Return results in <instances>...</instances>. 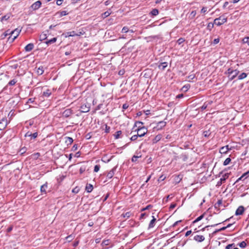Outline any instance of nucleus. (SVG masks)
<instances>
[{
    "mask_svg": "<svg viewBox=\"0 0 249 249\" xmlns=\"http://www.w3.org/2000/svg\"><path fill=\"white\" fill-rule=\"evenodd\" d=\"M16 83V81L15 80H11L9 82V85H11V86H13V85H14Z\"/></svg>",
    "mask_w": 249,
    "mask_h": 249,
    "instance_id": "51",
    "label": "nucleus"
},
{
    "mask_svg": "<svg viewBox=\"0 0 249 249\" xmlns=\"http://www.w3.org/2000/svg\"><path fill=\"white\" fill-rule=\"evenodd\" d=\"M93 190V186L90 184H88L86 187V190L88 193H90Z\"/></svg>",
    "mask_w": 249,
    "mask_h": 249,
    "instance_id": "19",
    "label": "nucleus"
},
{
    "mask_svg": "<svg viewBox=\"0 0 249 249\" xmlns=\"http://www.w3.org/2000/svg\"><path fill=\"white\" fill-rule=\"evenodd\" d=\"M207 12V8L206 7H202V8L201 9V10L200 11V12L204 14H205Z\"/></svg>",
    "mask_w": 249,
    "mask_h": 249,
    "instance_id": "42",
    "label": "nucleus"
},
{
    "mask_svg": "<svg viewBox=\"0 0 249 249\" xmlns=\"http://www.w3.org/2000/svg\"><path fill=\"white\" fill-rule=\"evenodd\" d=\"M21 32V29L17 28L14 31L11 32V36L9 39H11L12 41L15 40V39L18 36L20 32Z\"/></svg>",
    "mask_w": 249,
    "mask_h": 249,
    "instance_id": "2",
    "label": "nucleus"
},
{
    "mask_svg": "<svg viewBox=\"0 0 249 249\" xmlns=\"http://www.w3.org/2000/svg\"><path fill=\"white\" fill-rule=\"evenodd\" d=\"M227 21V18L224 16L216 18L214 20V23L217 26H220Z\"/></svg>",
    "mask_w": 249,
    "mask_h": 249,
    "instance_id": "1",
    "label": "nucleus"
},
{
    "mask_svg": "<svg viewBox=\"0 0 249 249\" xmlns=\"http://www.w3.org/2000/svg\"><path fill=\"white\" fill-rule=\"evenodd\" d=\"M121 134H122L121 131H118L117 132H116L115 134L114 135L115 139L119 138L120 136L121 135Z\"/></svg>",
    "mask_w": 249,
    "mask_h": 249,
    "instance_id": "35",
    "label": "nucleus"
},
{
    "mask_svg": "<svg viewBox=\"0 0 249 249\" xmlns=\"http://www.w3.org/2000/svg\"><path fill=\"white\" fill-rule=\"evenodd\" d=\"M231 148L229 147L228 145L222 147L220 150L219 152L221 154H226Z\"/></svg>",
    "mask_w": 249,
    "mask_h": 249,
    "instance_id": "8",
    "label": "nucleus"
},
{
    "mask_svg": "<svg viewBox=\"0 0 249 249\" xmlns=\"http://www.w3.org/2000/svg\"><path fill=\"white\" fill-rule=\"evenodd\" d=\"M81 0H71V3L72 4H75L77 2H78L79 1H80Z\"/></svg>",
    "mask_w": 249,
    "mask_h": 249,
    "instance_id": "62",
    "label": "nucleus"
},
{
    "mask_svg": "<svg viewBox=\"0 0 249 249\" xmlns=\"http://www.w3.org/2000/svg\"><path fill=\"white\" fill-rule=\"evenodd\" d=\"M184 41V40L183 38H180L178 39V43L179 44H181Z\"/></svg>",
    "mask_w": 249,
    "mask_h": 249,
    "instance_id": "53",
    "label": "nucleus"
},
{
    "mask_svg": "<svg viewBox=\"0 0 249 249\" xmlns=\"http://www.w3.org/2000/svg\"><path fill=\"white\" fill-rule=\"evenodd\" d=\"M239 71L237 70H233L232 71V74H233L234 76H236L238 73H239Z\"/></svg>",
    "mask_w": 249,
    "mask_h": 249,
    "instance_id": "49",
    "label": "nucleus"
},
{
    "mask_svg": "<svg viewBox=\"0 0 249 249\" xmlns=\"http://www.w3.org/2000/svg\"><path fill=\"white\" fill-rule=\"evenodd\" d=\"M152 217H153V219L151 220V221L150 222V223L149 224L148 228L149 229L153 228L154 227L155 223V222L156 220V219L155 218V217L154 216H153Z\"/></svg>",
    "mask_w": 249,
    "mask_h": 249,
    "instance_id": "17",
    "label": "nucleus"
},
{
    "mask_svg": "<svg viewBox=\"0 0 249 249\" xmlns=\"http://www.w3.org/2000/svg\"><path fill=\"white\" fill-rule=\"evenodd\" d=\"M151 207H152V206L151 205H149L147 206L145 208H143L142 209V211H144V210H147Z\"/></svg>",
    "mask_w": 249,
    "mask_h": 249,
    "instance_id": "59",
    "label": "nucleus"
},
{
    "mask_svg": "<svg viewBox=\"0 0 249 249\" xmlns=\"http://www.w3.org/2000/svg\"><path fill=\"white\" fill-rule=\"evenodd\" d=\"M41 5V2L40 0H38L34 3L31 5V8L34 10H36L39 9Z\"/></svg>",
    "mask_w": 249,
    "mask_h": 249,
    "instance_id": "6",
    "label": "nucleus"
},
{
    "mask_svg": "<svg viewBox=\"0 0 249 249\" xmlns=\"http://www.w3.org/2000/svg\"><path fill=\"white\" fill-rule=\"evenodd\" d=\"M204 214H203L202 215H201L200 216H198L197 218H196L193 222V223H196V222H197L198 221L201 220L204 217Z\"/></svg>",
    "mask_w": 249,
    "mask_h": 249,
    "instance_id": "30",
    "label": "nucleus"
},
{
    "mask_svg": "<svg viewBox=\"0 0 249 249\" xmlns=\"http://www.w3.org/2000/svg\"><path fill=\"white\" fill-rule=\"evenodd\" d=\"M34 45L33 43H29L25 47V50L26 52H30L34 48Z\"/></svg>",
    "mask_w": 249,
    "mask_h": 249,
    "instance_id": "14",
    "label": "nucleus"
},
{
    "mask_svg": "<svg viewBox=\"0 0 249 249\" xmlns=\"http://www.w3.org/2000/svg\"><path fill=\"white\" fill-rule=\"evenodd\" d=\"M194 239L198 242H201L205 240V237L203 235H196L194 236Z\"/></svg>",
    "mask_w": 249,
    "mask_h": 249,
    "instance_id": "10",
    "label": "nucleus"
},
{
    "mask_svg": "<svg viewBox=\"0 0 249 249\" xmlns=\"http://www.w3.org/2000/svg\"><path fill=\"white\" fill-rule=\"evenodd\" d=\"M249 174V171L244 173L242 176H241V178H247L248 176V175Z\"/></svg>",
    "mask_w": 249,
    "mask_h": 249,
    "instance_id": "44",
    "label": "nucleus"
},
{
    "mask_svg": "<svg viewBox=\"0 0 249 249\" xmlns=\"http://www.w3.org/2000/svg\"><path fill=\"white\" fill-rule=\"evenodd\" d=\"M81 34V33L80 32L79 34L76 33L75 31H71L68 33V36H80Z\"/></svg>",
    "mask_w": 249,
    "mask_h": 249,
    "instance_id": "20",
    "label": "nucleus"
},
{
    "mask_svg": "<svg viewBox=\"0 0 249 249\" xmlns=\"http://www.w3.org/2000/svg\"><path fill=\"white\" fill-rule=\"evenodd\" d=\"M247 76V74L245 72H243L238 76V79L242 80L245 78Z\"/></svg>",
    "mask_w": 249,
    "mask_h": 249,
    "instance_id": "24",
    "label": "nucleus"
},
{
    "mask_svg": "<svg viewBox=\"0 0 249 249\" xmlns=\"http://www.w3.org/2000/svg\"><path fill=\"white\" fill-rule=\"evenodd\" d=\"M166 123L164 121H160L158 123L157 127L158 129H161L166 125Z\"/></svg>",
    "mask_w": 249,
    "mask_h": 249,
    "instance_id": "18",
    "label": "nucleus"
},
{
    "mask_svg": "<svg viewBox=\"0 0 249 249\" xmlns=\"http://www.w3.org/2000/svg\"><path fill=\"white\" fill-rule=\"evenodd\" d=\"M190 88V85L189 84H187L184 85L182 88V89L184 91H187Z\"/></svg>",
    "mask_w": 249,
    "mask_h": 249,
    "instance_id": "27",
    "label": "nucleus"
},
{
    "mask_svg": "<svg viewBox=\"0 0 249 249\" xmlns=\"http://www.w3.org/2000/svg\"><path fill=\"white\" fill-rule=\"evenodd\" d=\"M249 40V37H245L243 39V42L244 43H248Z\"/></svg>",
    "mask_w": 249,
    "mask_h": 249,
    "instance_id": "47",
    "label": "nucleus"
},
{
    "mask_svg": "<svg viewBox=\"0 0 249 249\" xmlns=\"http://www.w3.org/2000/svg\"><path fill=\"white\" fill-rule=\"evenodd\" d=\"M115 170L116 167H114L112 170H111L109 172H108L107 175V177L109 179L111 178L114 175V172Z\"/></svg>",
    "mask_w": 249,
    "mask_h": 249,
    "instance_id": "13",
    "label": "nucleus"
},
{
    "mask_svg": "<svg viewBox=\"0 0 249 249\" xmlns=\"http://www.w3.org/2000/svg\"><path fill=\"white\" fill-rule=\"evenodd\" d=\"M161 137H162V136L161 135H157L154 140V142H156L159 141L161 139Z\"/></svg>",
    "mask_w": 249,
    "mask_h": 249,
    "instance_id": "29",
    "label": "nucleus"
},
{
    "mask_svg": "<svg viewBox=\"0 0 249 249\" xmlns=\"http://www.w3.org/2000/svg\"><path fill=\"white\" fill-rule=\"evenodd\" d=\"M11 34V32H10L9 30H7L3 34L4 37H5Z\"/></svg>",
    "mask_w": 249,
    "mask_h": 249,
    "instance_id": "52",
    "label": "nucleus"
},
{
    "mask_svg": "<svg viewBox=\"0 0 249 249\" xmlns=\"http://www.w3.org/2000/svg\"><path fill=\"white\" fill-rule=\"evenodd\" d=\"M57 40V38L56 37H53L51 39H49V40H47L45 41V43L46 44H47L48 45H50V44H52L54 42H56Z\"/></svg>",
    "mask_w": 249,
    "mask_h": 249,
    "instance_id": "16",
    "label": "nucleus"
},
{
    "mask_svg": "<svg viewBox=\"0 0 249 249\" xmlns=\"http://www.w3.org/2000/svg\"><path fill=\"white\" fill-rule=\"evenodd\" d=\"M35 101V98H30L28 100L27 104L33 103Z\"/></svg>",
    "mask_w": 249,
    "mask_h": 249,
    "instance_id": "46",
    "label": "nucleus"
},
{
    "mask_svg": "<svg viewBox=\"0 0 249 249\" xmlns=\"http://www.w3.org/2000/svg\"><path fill=\"white\" fill-rule=\"evenodd\" d=\"M89 107L86 105H83L81 106L80 109L82 112H88L89 111Z\"/></svg>",
    "mask_w": 249,
    "mask_h": 249,
    "instance_id": "12",
    "label": "nucleus"
},
{
    "mask_svg": "<svg viewBox=\"0 0 249 249\" xmlns=\"http://www.w3.org/2000/svg\"><path fill=\"white\" fill-rule=\"evenodd\" d=\"M140 157L139 156H134L132 158V161L133 162H135L137 160V159L139 158Z\"/></svg>",
    "mask_w": 249,
    "mask_h": 249,
    "instance_id": "50",
    "label": "nucleus"
},
{
    "mask_svg": "<svg viewBox=\"0 0 249 249\" xmlns=\"http://www.w3.org/2000/svg\"><path fill=\"white\" fill-rule=\"evenodd\" d=\"M78 244H79V241H75L73 244V246L74 247H76V246H78Z\"/></svg>",
    "mask_w": 249,
    "mask_h": 249,
    "instance_id": "63",
    "label": "nucleus"
},
{
    "mask_svg": "<svg viewBox=\"0 0 249 249\" xmlns=\"http://www.w3.org/2000/svg\"><path fill=\"white\" fill-rule=\"evenodd\" d=\"M36 72L38 74V75H41L44 72V69H43V67L42 66H41V67H39L37 71H36Z\"/></svg>",
    "mask_w": 249,
    "mask_h": 249,
    "instance_id": "22",
    "label": "nucleus"
},
{
    "mask_svg": "<svg viewBox=\"0 0 249 249\" xmlns=\"http://www.w3.org/2000/svg\"><path fill=\"white\" fill-rule=\"evenodd\" d=\"M128 105L126 104H124L123 105V109H126L128 108Z\"/></svg>",
    "mask_w": 249,
    "mask_h": 249,
    "instance_id": "60",
    "label": "nucleus"
},
{
    "mask_svg": "<svg viewBox=\"0 0 249 249\" xmlns=\"http://www.w3.org/2000/svg\"><path fill=\"white\" fill-rule=\"evenodd\" d=\"M239 246L241 248H244L246 247L247 244L245 241H242L239 243Z\"/></svg>",
    "mask_w": 249,
    "mask_h": 249,
    "instance_id": "37",
    "label": "nucleus"
},
{
    "mask_svg": "<svg viewBox=\"0 0 249 249\" xmlns=\"http://www.w3.org/2000/svg\"><path fill=\"white\" fill-rule=\"evenodd\" d=\"M233 245V244H229V245H227L226 247V249H231L232 248Z\"/></svg>",
    "mask_w": 249,
    "mask_h": 249,
    "instance_id": "58",
    "label": "nucleus"
},
{
    "mask_svg": "<svg viewBox=\"0 0 249 249\" xmlns=\"http://www.w3.org/2000/svg\"><path fill=\"white\" fill-rule=\"evenodd\" d=\"M226 229H227V227H223L221 228V229H220L219 230H217L215 232H216L217 231H224V230H226Z\"/></svg>",
    "mask_w": 249,
    "mask_h": 249,
    "instance_id": "55",
    "label": "nucleus"
},
{
    "mask_svg": "<svg viewBox=\"0 0 249 249\" xmlns=\"http://www.w3.org/2000/svg\"><path fill=\"white\" fill-rule=\"evenodd\" d=\"M124 217L129 218L131 215L130 212H126L125 213L123 214Z\"/></svg>",
    "mask_w": 249,
    "mask_h": 249,
    "instance_id": "39",
    "label": "nucleus"
},
{
    "mask_svg": "<svg viewBox=\"0 0 249 249\" xmlns=\"http://www.w3.org/2000/svg\"><path fill=\"white\" fill-rule=\"evenodd\" d=\"M111 13L109 11H106L104 12L103 14H102V17L103 18H105L106 17H107L110 15Z\"/></svg>",
    "mask_w": 249,
    "mask_h": 249,
    "instance_id": "32",
    "label": "nucleus"
},
{
    "mask_svg": "<svg viewBox=\"0 0 249 249\" xmlns=\"http://www.w3.org/2000/svg\"><path fill=\"white\" fill-rule=\"evenodd\" d=\"M73 113L72 110L70 109H67L65 110L62 113V115L63 117L66 118H68L70 117Z\"/></svg>",
    "mask_w": 249,
    "mask_h": 249,
    "instance_id": "7",
    "label": "nucleus"
},
{
    "mask_svg": "<svg viewBox=\"0 0 249 249\" xmlns=\"http://www.w3.org/2000/svg\"><path fill=\"white\" fill-rule=\"evenodd\" d=\"M62 2H63V0H57L56 4L58 5H60L62 4Z\"/></svg>",
    "mask_w": 249,
    "mask_h": 249,
    "instance_id": "56",
    "label": "nucleus"
},
{
    "mask_svg": "<svg viewBox=\"0 0 249 249\" xmlns=\"http://www.w3.org/2000/svg\"><path fill=\"white\" fill-rule=\"evenodd\" d=\"M52 92L51 89H47L43 92L42 96L44 97L48 98L52 94Z\"/></svg>",
    "mask_w": 249,
    "mask_h": 249,
    "instance_id": "11",
    "label": "nucleus"
},
{
    "mask_svg": "<svg viewBox=\"0 0 249 249\" xmlns=\"http://www.w3.org/2000/svg\"><path fill=\"white\" fill-rule=\"evenodd\" d=\"M196 10L192 11L190 14V18H193L196 16Z\"/></svg>",
    "mask_w": 249,
    "mask_h": 249,
    "instance_id": "33",
    "label": "nucleus"
},
{
    "mask_svg": "<svg viewBox=\"0 0 249 249\" xmlns=\"http://www.w3.org/2000/svg\"><path fill=\"white\" fill-rule=\"evenodd\" d=\"M74 236L72 234H71L67 237H66V239L68 242L71 241L74 239Z\"/></svg>",
    "mask_w": 249,
    "mask_h": 249,
    "instance_id": "26",
    "label": "nucleus"
},
{
    "mask_svg": "<svg viewBox=\"0 0 249 249\" xmlns=\"http://www.w3.org/2000/svg\"><path fill=\"white\" fill-rule=\"evenodd\" d=\"M66 142L67 144H71L73 142V139L71 137H67L66 138Z\"/></svg>",
    "mask_w": 249,
    "mask_h": 249,
    "instance_id": "23",
    "label": "nucleus"
},
{
    "mask_svg": "<svg viewBox=\"0 0 249 249\" xmlns=\"http://www.w3.org/2000/svg\"><path fill=\"white\" fill-rule=\"evenodd\" d=\"M8 121L6 118H3L0 121V129L2 130L5 128L8 124Z\"/></svg>",
    "mask_w": 249,
    "mask_h": 249,
    "instance_id": "5",
    "label": "nucleus"
},
{
    "mask_svg": "<svg viewBox=\"0 0 249 249\" xmlns=\"http://www.w3.org/2000/svg\"><path fill=\"white\" fill-rule=\"evenodd\" d=\"M209 104H210L209 103H207L206 102L205 103L203 104V105L200 107L201 110H203L205 109L207 107Z\"/></svg>",
    "mask_w": 249,
    "mask_h": 249,
    "instance_id": "38",
    "label": "nucleus"
},
{
    "mask_svg": "<svg viewBox=\"0 0 249 249\" xmlns=\"http://www.w3.org/2000/svg\"><path fill=\"white\" fill-rule=\"evenodd\" d=\"M176 206V204L175 203H173V204H171L170 206V208L171 209H174V208H175Z\"/></svg>",
    "mask_w": 249,
    "mask_h": 249,
    "instance_id": "61",
    "label": "nucleus"
},
{
    "mask_svg": "<svg viewBox=\"0 0 249 249\" xmlns=\"http://www.w3.org/2000/svg\"><path fill=\"white\" fill-rule=\"evenodd\" d=\"M168 65V63L167 62H162L158 66L159 68L161 70H164Z\"/></svg>",
    "mask_w": 249,
    "mask_h": 249,
    "instance_id": "15",
    "label": "nucleus"
},
{
    "mask_svg": "<svg viewBox=\"0 0 249 249\" xmlns=\"http://www.w3.org/2000/svg\"><path fill=\"white\" fill-rule=\"evenodd\" d=\"M219 42V38H215L213 40V43L214 44H216Z\"/></svg>",
    "mask_w": 249,
    "mask_h": 249,
    "instance_id": "54",
    "label": "nucleus"
},
{
    "mask_svg": "<svg viewBox=\"0 0 249 249\" xmlns=\"http://www.w3.org/2000/svg\"><path fill=\"white\" fill-rule=\"evenodd\" d=\"M232 70L231 69H229L228 70V72L230 75H231L232 74Z\"/></svg>",
    "mask_w": 249,
    "mask_h": 249,
    "instance_id": "64",
    "label": "nucleus"
},
{
    "mask_svg": "<svg viewBox=\"0 0 249 249\" xmlns=\"http://www.w3.org/2000/svg\"><path fill=\"white\" fill-rule=\"evenodd\" d=\"M40 39L42 40H45L46 39V35L45 34H42L40 36Z\"/></svg>",
    "mask_w": 249,
    "mask_h": 249,
    "instance_id": "48",
    "label": "nucleus"
},
{
    "mask_svg": "<svg viewBox=\"0 0 249 249\" xmlns=\"http://www.w3.org/2000/svg\"><path fill=\"white\" fill-rule=\"evenodd\" d=\"M150 13L152 16H156L159 14V11L157 9H154L151 11Z\"/></svg>",
    "mask_w": 249,
    "mask_h": 249,
    "instance_id": "25",
    "label": "nucleus"
},
{
    "mask_svg": "<svg viewBox=\"0 0 249 249\" xmlns=\"http://www.w3.org/2000/svg\"><path fill=\"white\" fill-rule=\"evenodd\" d=\"M60 16L63 17L68 14V13L66 11H62L59 12Z\"/></svg>",
    "mask_w": 249,
    "mask_h": 249,
    "instance_id": "41",
    "label": "nucleus"
},
{
    "mask_svg": "<svg viewBox=\"0 0 249 249\" xmlns=\"http://www.w3.org/2000/svg\"><path fill=\"white\" fill-rule=\"evenodd\" d=\"M26 151H27V148H26V147H23L21 148L19 150V152L20 153V154L22 155L23 154H24V153H25Z\"/></svg>",
    "mask_w": 249,
    "mask_h": 249,
    "instance_id": "34",
    "label": "nucleus"
},
{
    "mask_svg": "<svg viewBox=\"0 0 249 249\" xmlns=\"http://www.w3.org/2000/svg\"><path fill=\"white\" fill-rule=\"evenodd\" d=\"M245 211V209L243 206H239L235 212L236 215H242Z\"/></svg>",
    "mask_w": 249,
    "mask_h": 249,
    "instance_id": "9",
    "label": "nucleus"
},
{
    "mask_svg": "<svg viewBox=\"0 0 249 249\" xmlns=\"http://www.w3.org/2000/svg\"><path fill=\"white\" fill-rule=\"evenodd\" d=\"M100 166L99 165H96L94 168V171L95 172H98L100 169Z\"/></svg>",
    "mask_w": 249,
    "mask_h": 249,
    "instance_id": "43",
    "label": "nucleus"
},
{
    "mask_svg": "<svg viewBox=\"0 0 249 249\" xmlns=\"http://www.w3.org/2000/svg\"><path fill=\"white\" fill-rule=\"evenodd\" d=\"M138 137L139 136H138V135H134L131 137L130 140L132 141H135L136 140H137Z\"/></svg>",
    "mask_w": 249,
    "mask_h": 249,
    "instance_id": "45",
    "label": "nucleus"
},
{
    "mask_svg": "<svg viewBox=\"0 0 249 249\" xmlns=\"http://www.w3.org/2000/svg\"><path fill=\"white\" fill-rule=\"evenodd\" d=\"M129 32V28H128V27H127L126 26L124 27L122 30V33H128Z\"/></svg>",
    "mask_w": 249,
    "mask_h": 249,
    "instance_id": "36",
    "label": "nucleus"
},
{
    "mask_svg": "<svg viewBox=\"0 0 249 249\" xmlns=\"http://www.w3.org/2000/svg\"><path fill=\"white\" fill-rule=\"evenodd\" d=\"M147 132V128L142 126L137 129V135L139 137H142L144 136V135L146 134Z\"/></svg>",
    "mask_w": 249,
    "mask_h": 249,
    "instance_id": "4",
    "label": "nucleus"
},
{
    "mask_svg": "<svg viewBox=\"0 0 249 249\" xmlns=\"http://www.w3.org/2000/svg\"><path fill=\"white\" fill-rule=\"evenodd\" d=\"M109 243H110V241L109 240H104L102 242V245H103V246H104V245L107 246L109 244Z\"/></svg>",
    "mask_w": 249,
    "mask_h": 249,
    "instance_id": "40",
    "label": "nucleus"
},
{
    "mask_svg": "<svg viewBox=\"0 0 249 249\" xmlns=\"http://www.w3.org/2000/svg\"><path fill=\"white\" fill-rule=\"evenodd\" d=\"M47 188V183H45L41 186L40 191L42 193H44V194H46V190Z\"/></svg>",
    "mask_w": 249,
    "mask_h": 249,
    "instance_id": "21",
    "label": "nucleus"
},
{
    "mask_svg": "<svg viewBox=\"0 0 249 249\" xmlns=\"http://www.w3.org/2000/svg\"><path fill=\"white\" fill-rule=\"evenodd\" d=\"M231 161V159L230 158H227L223 162V165L226 166L228 165Z\"/></svg>",
    "mask_w": 249,
    "mask_h": 249,
    "instance_id": "28",
    "label": "nucleus"
},
{
    "mask_svg": "<svg viewBox=\"0 0 249 249\" xmlns=\"http://www.w3.org/2000/svg\"><path fill=\"white\" fill-rule=\"evenodd\" d=\"M10 15H5L4 16H3L1 18V21H3L4 20H7V19H8L10 18Z\"/></svg>",
    "mask_w": 249,
    "mask_h": 249,
    "instance_id": "31",
    "label": "nucleus"
},
{
    "mask_svg": "<svg viewBox=\"0 0 249 249\" xmlns=\"http://www.w3.org/2000/svg\"><path fill=\"white\" fill-rule=\"evenodd\" d=\"M33 138H36L37 136V133L36 132L33 134H31V136Z\"/></svg>",
    "mask_w": 249,
    "mask_h": 249,
    "instance_id": "57",
    "label": "nucleus"
},
{
    "mask_svg": "<svg viewBox=\"0 0 249 249\" xmlns=\"http://www.w3.org/2000/svg\"><path fill=\"white\" fill-rule=\"evenodd\" d=\"M230 173H225L222 175V177L220 178L219 181H218L216 184V186L219 187L229 177Z\"/></svg>",
    "mask_w": 249,
    "mask_h": 249,
    "instance_id": "3",
    "label": "nucleus"
}]
</instances>
